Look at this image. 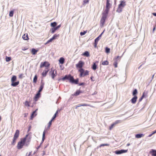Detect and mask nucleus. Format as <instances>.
<instances>
[{
    "label": "nucleus",
    "mask_w": 156,
    "mask_h": 156,
    "mask_svg": "<svg viewBox=\"0 0 156 156\" xmlns=\"http://www.w3.org/2000/svg\"><path fill=\"white\" fill-rule=\"evenodd\" d=\"M31 141V138L28 137V135L23 138L20 139V141L18 143L17 148L18 149L22 148L24 146H28L29 144Z\"/></svg>",
    "instance_id": "nucleus-1"
},
{
    "label": "nucleus",
    "mask_w": 156,
    "mask_h": 156,
    "mask_svg": "<svg viewBox=\"0 0 156 156\" xmlns=\"http://www.w3.org/2000/svg\"><path fill=\"white\" fill-rule=\"evenodd\" d=\"M120 3L118 5V8L116 11L119 13L122 11L123 8L126 5V2L124 1H122L120 2Z\"/></svg>",
    "instance_id": "nucleus-2"
},
{
    "label": "nucleus",
    "mask_w": 156,
    "mask_h": 156,
    "mask_svg": "<svg viewBox=\"0 0 156 156\" xmlns=\"http://www.w3.org/2000/svg\"><path fill=\"white\" fill-rule=\"evenodd\" d=\"M112 5V3L111 2L110 0H106L105 9L104 12L106 14H108L110 8H111Z\"/></svg>",
    "instance_id": "nucleus-3"
},
{
    "label": "nucleus",
    "mask_w": 156,
    "mask_h": 156,
    "mask_svg": "<svg viewBox=\"0 0 156 156\" xmlns=\"http://www.w3.org/2000/svg\"><path fill=\"white\" fill-rule=\"evenodd\" d=\"M78 72L80 73L79 75L80 77H84L89 75V71L87 70H85L83 69H79Z\"/></svg>",
    "instance_id": "nucleus-4"
},
{
    "label": "nucleus",
    "mask_w": 156,
    "mask_h": 156,
    "mask_svg": "<svg viewBox=\"0 0 156 156\" xmlns=\"http://www.w3.org/2000/svg\"><path fill=\"white\" fill-rule=\"evenodd\" d=\"M20 134V131L19 130H16L14 135L12 141L11 143L12 145H14L16 144V141L17 139L18 138Z\"/></svg>",
    "instance_id": "nucleus-5"
},
{
    "label": "nucleus",
    "mask_w": 156,
    "mask_h": 156,
    "mask_svg": "<svg viewBox=\"0 0 156 156\" xmlns=\"http://www.w3.org/2000/svg\"><path fill=\"white\" fill-rule=\"evenodd\" d=\"M16 76H13L11 79V85L13 87H16L19 84V81L14 82V81H16Z\"/></svg>",
    "instance_id": "nucleus-6"
},
{
    "label": "nucleus",
    "mask_w": 156,
    "mask_h": 156,
    "mask_svg": "<svg viewBox=\"0 0 156 156\" xmlns=\"http://www.w3.org/2000/svg\"><path fill=\"white\" fill-rule=\"evenodd\" d=\"M108 14L105 12H104L100 20L101 25L102 27L104 25Z\"/></svg>",
    "instance_id": "nucleus-7"
},
{
    "label": "nucleus",
    "mask_w": 156,
    "mask_h": 156,
    "mask_svg": "<svg viewBox=\"0 0 156 156\" xmlns=\"http://www.w3.org/2000/svg\"><path fill=\"white\" fill-rule=\"evenodd\" d=\"M50 64L48 62L45 61L44 62H41L40 65V68H42L45 67V68H49Z\"/></svg>",
    "instance_id": "nucleus-8"
},
{
    "label": "nucleus",
    "mask_w": 156,
    "mask_h": 156,
    "mask_svg": "<svg viewBox=\"0 0 156 156\" xmlns=\"http://www.w3.org/2000/svg\"><path fill=\"white\" fill-rule=\"evenodd\" d=\"M49 73L50 74L52 79H54L55 77L57 75V71L51 68V70L49 72Z\"/></svg>",
    "instance_id": "nucleus-9"
},
{
    "label": "nucleus",
    "mask_w": 156,
    "mask_h": 156,
    "mask_svg": "<svg viewBox=\"0 0 156 156\" xmlns=\"http://www.w3.org/2000/svg\"><path fill=\"white\" fill-rule=\"evenodd\" d=\"M73 76H72L71 75L69 74L66 75L64 77L62 78L61 80H64L66 79L68 80H69L70 82L71 83L72 81L73 80Z\"/></svg>",
    "instance_id": "nucleus-10"
},
{
    "label": "nucleus",
    "mask_w": 156,
    "mask_h": 156,
    "mask_svg": "<svg viewBox=\"0 0 156 156\" xmlns=\"http://www.w3.org/2000/svg\"><path fill=\"white\" fill-rule=\"evenodd\" d=\"M84 65V62L83 61L80 60V61L78 63L76 64V66L77 69H83L82 68Z\"/></svg>",
    "instance_id": "nucleus-11"
},
{
    "label": "nucleus",
    "mask_w": 156,
    "mask_h": 156,
    "mask_svg": "<svg viewBox=\"0 0 156 156\" xmlns=\"http://www.w3.org/2000/svg\"><path fill=\"white\" fill-rule=\"evenodd\" d=\"M128 150H121L119 151H115V153L117 154H121L124 153H126L127 152Z\"/></svg>",
    "instance_id": "nucleus-12"
},
{
    "label": "nucleus",
    "mask_w": 156,
    "mask_h": 156,
    "mask_svg": "<svg viewBox=\"0 0 156 156\" xmlns=\"http://www.w3.org/2000/svg\"><path fill=\"white\" fill-rule=\"evenodd\" d=\"M49 70V68H45L42 73V76L43 77H45Z\"/></svg>",
    "instance_id": "nucleus-13"
},
{
    "label": "nucleus",
    "mask_w": 156,
    "mask_h": 156,
    "mask_svg": "<svg viewBox=\"0 0 156 156\" xmlns=\"http://www.w3.org/2000/svg\"><path fill=\"white\" fill-rule=\"evenodd\" d=\"M137 97V96H135L131 99V101L132 104H135L136 101Z\"/></svg>",
    "instance_id": "nucleus-14"
},
{
    "label": "nucleus",
    "mask_w": 156,
    "mask_h": 156,
    "mask_svg": "<svg viewBox=\"0 0 156 156\" xmlns=\"http://www.w3.org/2000/svg\"><path fill=\"white\" fill-rule=\"evenodd\" d=\"M99 39H100L98 38V37H97L94 40V46L95 48H96L97 47L98 42L99 41Z\"/></svg>",
    "instance_id": "nucleus-15"
},
{
    "label": "nucleus",
    "mask_w": 156,
    "mask_h": 156,
    "mask_svg": "<svg viewBox=\"0 0 156 156\" xmlns=\"http://www.w3.org/2000/svg\"><path fill=\"white\" fill-rule=\"evenodd\" d=\"M150 153L151 154L152 156H156V150L151 149L150 151Z\"/></svg>",
    "instance_id": "nucleus-16"
},
{
    "label": "nucleus",
    "mask_w": 156,
    "mask_h": 156,
    "mask_svg": "<svg viewBox=\"0 0 156 156\" xmlns=\"http://www.w3.org/2000/svg\"><path fill=\"white\" fill-rule=\"evenodd\" d=\"M79 107H80V106H90L91 107H92V108H94V106H92L91 105H89V104H79V105H78Z\"/></svg>",
    "instance_id": "nucleus-17"
},
{
    "label": "nucleus",
    "mask_w": 156,
    "mask_h": 156,
    "mask_svg": "<svg viewBox=\"0 0 156 156\" xmlns=\"http://www.w3.org/2000/svg\"><path fill=\"white\" fill-rule=\"evenodd\" d=\"M23 38L25 40H28L29 38L27 34H25L23 36Z\"/></svg>",
    "instance_id": "nucleus-18"
},
{
    "label": "nucleus",
    "mask_w": 156,
    "mask_h": 156,
    "mask_svg": "<svg viewBox=\"0 0 156 156\" xmlns=\"http://www.w3.org/2000/svg\"><path fill=\"white\" fill-rule=\"evenodd\" d=\"M40 93L38 92V93L36 95L34 98V100L35 101H36L38 100L40 97Z\"/></svg>",
    "instance_id": "nucleus-19"
},
{
    "label": "nucleus",
    "mask_w": 156,
    "mask_h": 156,
    "mask_svg": "<svg viewBox=\"0 0 156 156\" xmlns=\"http://www.w3.org/2000/svg\"><path fill=\"white\" fill-rule=\"evenodd\" d=\"M44 85V83L43 82H41V85L39 88V92H41L43 90Z\"/></svg>",
    "instance_id": "nucleus-20"
},
{
    "label": "nucleus",
    "mask_w": 156,
    "mask_h": 156,
    "mask_svg": "<svg viewBox=\"0 0 156 156\" xmlns=\"http://www.w3.org/2000/svg\"><path fill=\"white\" fill-rule=\"evenodd\" d=\"M59 62L60 63L63 64L65 62V59L63 57H61L60 58Z\"/></svg>",
    "instance_id": "nucleus-21"
},
{
    "label": "nucleus",
    "mask_w": 156,
    "mask_h": 156,
    "mask_svg": "<svg viewBox=\"0 0 156 156\" xmlns=\"http://www.w3.org/2000/svg\"><path fill=\"white\" fill-rule=\"evenodd\" d=\"M144 136V135L143 134H139L136 135L135 137L137 138H139L143 137Z\"/></svg>",
    "instance_id": "nucleus-22"
},
{
    "label": "nucleus",
    "mask_w": 156,
    "mask_h": 156,
    "mask_svg": "<svg viewBox=\"0 0 156 156\" xmlns=\"http://www.w3.org/2000/svg\"><path fill=\"white\" fill-rule=\"evenodd\" d=\"M82 55L88 57L90 56L89 53L88 51H86L82 54Z\"/></svg>",
    "instance_id": "nucleus-23"
},
{
    "label": "nucleus",
    "mask_w": 156,
    "mask_h": 156,
    "mask_svg": "<svg viewBox=\"0 0 156 156\" xmlns=\"http://www.w3.org/2000/svg\"><path fill=\"white\" fill-rule=\"evenodd\" d=\"M38 51V50H36L35 49L33 48L32 49L31 52L33 55H34L36 54L37 52Z\"/></svg>",
    "instance_id": "nucleus-24"
},
{
    "label": "nucleus",
    "mask_w": 156,
    "mask_h": 156,
    "mask_svg": "<svg viewBox=\"0 0 156 156\" xmlns=\"http://www.w3.org/2000/svg\"><path fill=\"white\" fill-rule=\"evenodd\" d=\"M82 92L79 90H77L76 92L73 95L75 96H77L80 93H82Z\"/></svg>",
    "instance_id": "nucleus-25"
},
{
    "label": "nucleus",
    "mask_w": 156,
    "mask_h": 156,
    "mask_svg": "<svg viewBox=\"0 0 156 156\" xmlns=\"http://www.w3.org/2000/svg\"><path fill=\"white\" fill-rule=\"evenodd\" d=\"M36 111H35L33 112L30 117L31 119H32L37 114H35V115H34L35 113H36Z\"/></svg>",
    "instance_id": "nucleus-26"
},
{
    "label": "nucleus",
    "mask_w": 156,
    "mask_h": 156,
    "mask_svg": "<svg viewBox=\"0 0 156 156\" xmlns=\"http://www.w3.org/2000/svg\"><path fill=\"white\" fill-rule=\"evenodd\" d=\"M108 61L106 60L103 62L101 63V64L102 65H107L108 64Z\"/></svg>",
    "instance_id": "nucleus-27"
},
{
    "label": "nucleus",
    "mask_w": 156,
    "mask_h": 156,
    "mask_svg": "<svg viewBox=\"0 0 156 156\" xmlns=\"http://www.w3.org/2000/svg\"><path fill=\"white\" fill-rule=\"evenodd\" d=\"M92 68L94 70H95L97 68V66L95 63H94L93 64L92 67Z\"/></svg>",
    "instance_id": "nucleus-28"
},
{
    "label": "nucleus",
    "mask_w": 156,
    "mask_h": 156,
    "mask_svg": "<svg viewBox=\"0 0 156 156\" xmlns=\"http://www.w3.org/2000/svg\"><path fill=\"white\" fill-rule=\"evenodd\" d=\"M137 93V90L136 89H135L133 92V95L134 96H137L136 94Z\"/></svg>",
    "instance_id": "nucleus-29"
},
{
    "label": "nucleus",
    "mask_w": 156,
    "mask_h": 156,
    "mask_svg": "<svg viewBox=\"0 0 156 156\" xmlns=\"http://www.w3.org/2000/svg\"><path fill=\"white\" fill-rule=\"evenodd\" d=\"M37 81V75H35L33 79V82L36 83Z\"/></svg>",
    "instance_id": "nucleus-30"
},
{
    "label": "nucleus",
    "mask_w": 156,
    "mask_h": 156,
    "mask_svg": "<svg viewBox=\"0 0 156 156\" xmlns=\"http://www.w3.org/2000/svg\"><path fill=\"white\" fill-rule=\"evenodd\" d=\"M78 79H77L76 80H75L73 78V80L72 81V83H74L76 84H77L78 83Z\"/></svg>",
    "instance_id": "nucleus-31"
},
{
    "label": "nucleus",
    "mask_w": 156,
    "mask_h": 156,
    "mask_svg": "<svg viewBox=\"0 0 156 156\" xmlns=\"http://www.w3.org/2000/svg\"><path fill=\"white\" fill-rule=\"evenodd\" d=\"M57 25V23L56 22H54L51 23V26L52 27H55Z\"/></svg>",
    "instance_id": "nucleus-32"
},
{
    "label": "nucleus",
    "mask_w": 156,
    "mask_h": 156,
    "mask_svg": "<svg viewBox=\"0 0 156 156\" xmlns=\"http://www.w3.org/2000/svg\"><path fill=\"white\" fill-rule=\"evenodd\" d=\"M90 0H83V5L88 3Z\"/></svg>",
    "instance_id": "nucleus-33"
},
{
    "label": "nucleus",
    "mask_w": 156,
    "mask_h": 156,
    "mask_svg": "<svg viewBox=\"0 0 156 156\" xmlns=\"http://www.w3.org/2000/svg\"><path fill=\"white\" fill-rule=\"evenodd\" d=\"M121 122V121L120 120H117L115 121V122L113 123L114 124H115V125L116 124L120 123Z\"/></svg>",
    "instance_id": "nucleus-34"
},
{
    "label": "nucleus",
    "mask_w": 156,
    "mask_h": 156,
    "mask_svg": "<svg viewBox=\"0 0 156 156\" xmlns=\"http://www.w3.org/2000/svg\"><path fill=\"white\" fill-rule=\"evenodd\" d=\"M59 37V34H55L53 35V36L52 38H53V39L54 40V39H56L57 37Z\"/></svg>",
    "instance_id": "nucleus-35"
},
{
    "label": "nucleus",
    "mask_w": 156,
    "mask_h": 156,
    "mask_svg": "<svg viewBox=\"0 0 156 156\" xmlns=\"http://www.w3.org/2000/svg\"><path fill=\"white\" fill-rule=\"evenodd\" d=\"M105 52L106 53H108L110 52V49L108 47H106L105 49Z\"/></svg>",
    "instance_id": "nucleus-36"
},
{
    "label": "nucleus",
    "mask_w": 156,
    "mask_h": 156,
    "mask_svg": "<svg viewBox=\"0 0 156 156\" xmlns=\"http://www.w3.org/2000/svg\"><path fill=\"white\" fill-rule=\"evenodd\" d=\"M6 62H8L10 61L11 60V58L10 57H6Z\"/></svg>",
    "instance_id": "nucleus-37"
},
{
    "label": "nucleus",
    "mask_w": 156,
    "mask_h": 156,
    "mask_svg": "<svg viewBox=\"0 0 156 156\" xmlns=\"http://www.w3.org/2000/svg\"><path fill=\"white\" fill-rule=\"evenodd\" d=\"M14 13V11H11L9 13V16L10 17H12L13 16Z\"/></svg>",
    "instance_id": "nucleus-38"
},
{
    "label": "nucleus",
    "mask_w": 156,
    "mask_h": 156,
    "mask_svg": "<svg viewBox=\"0 0 156 156\" xmlns=\"http://www.w3.org/2000/svg\"><path fill=\"white\" fill-rule=\"evenodd\" d=\"M109 144H101L100 146V147H102L104 146H109Z\"/></svg>",
    "instance_id": "nucleus-39"
},
{
    "label": "nucleus",
    "mask_w": 156,
    "mask_h": 156,
    "mask_svg": "<svg viewBox=\"0 0 156 156\" xmlns=\"http://www.w3.org/2000/svg\"><path fill=\"white\" fill-rule=\"evenodd\" d=\"M53 120H52L51 119L49 122L48 123V129H49L50 126H51V123H52V122Z\"/></svg>",
    "instance_id": "nucleus-40"
},
{
    "label": "nucleus",
    "mask_w": 156,
    "mask_h": 156,
    "mask_svg": "<svg viewBox=\"0 0 156 156\" xmlns=\"http://www.w3.org/2000/svg\"><path fill=\"white\" fill-rule=\"evenodd\" d=\"M115 126V124L113 123L112 124L111 126L109 127V130H111L113 128V127Z\"/></svg>",
    "instance_id": "nucleus-41"
},
{
    "label": "nucleus",
    "mask_w": 156,
    "mask_h": 156,
    "mask_svg": "<svg viewBox=\"0 0 156 156\" xmlns=\"http://www.w3.org/2000/svg\"><path fill=\"white\" fill-rule=\"evenodd\" d=\"M87 32V31H84L83 32H81L80 33L81 36H83L85 35Z\"/></svg>",
    "instance_id": "nucleus-42"
},
{
    "label": "nucleus",
    "mask_w": 156,
    "mask_h": 156,
    "mask_svg": "<svg viewBox=\"0 0 156 156\" xmlns=\"http://www.w3.org/2000/svg\"><path fill=\"white\" fill-rule=\"evenodd\" d=\"M45 131H44L43 132V134L42 140L43 141L45 139Z\"/></svg>",
    "instance_id": "nucleus-43"
},
{
    "label": "nucleus",
    "mask_w": 156,
    "mask_h": 156,
    "mask_svg": "<svg viewBox=\"0 0 156 156\" xmlns=\"http://www.w3.org/2000/svg\"><path fill=\"white\" fill-rule=\"evenodd\" d=\"M118 62L117 61L113 63V65L115 68H117V67Z\"/></svg>",
    "instance_id": "nucleus-44"
},
{
    "label": "nucleus",
    "mask_w": 156,
    "mask_h": 156,
    "mask_svg": "<svg viewBox=\"0 0 156 156\" xmlns=\"http://www.w3.org/2000/svg\"><path fill=\"white\" fill-rule=\"evenodd\" d=\"M51 33L52 34H53L55 32V31L56 30L55 27L54 28H52L51 29Z\"/></svg>",
    "instance_id": "nucleus-45"
},
{
    "label": "nucleus",
    "mask_w": 156,
    "mask_h": 156,
    "mask_svg": "<svg viewBox=\"0 0 156 156\" xmlns=\"http://www.w3.org/2000/svg\"><path fill=\"white\" fill-rule=\"evenodd\" d=\"M54 39H53V38L52 37L51 39H50L49 40L47 41V42L46 43V44H47L50 43V42H51L52 40H53Z\"/></svg>",
    "instance_id": "nucleus-46"
},
{
    "label": "nucleus",
    "mask_w": 156,
    "mask_h": 156,
    "mask_svg": "<svg viewBox=\"0 0 156 156\" xmlns=\"http://www.w3.org/2000/svg\"><path fill=\"white\" fill-rule=\"evenodd\" d=\"M142 96H144V98H146L147 96V93H146L145 92H144L143 93V95H142Z\"/></svg>",
    "instance_id": "nucleus-47"
},
{
    "label": "nucleus",
    "mask_w": 156,
    "mask_h": 156,
    "mask_svg": "<svg viewBox=\"0 0 156 156\" xmlns=\"http://www.w3.org/2000/svg\"><path fill=\"white\" fill-rule=\"evenodd\" d=\"M23 77V74L22 73L20 74L19 76L20 79H22Z\"/></svg>",
    "instance_id": "nucleus-48"
},
{
    "label": "nucleus",
    "mask_w": 156,
    "mask_h": 156,
    "mask_svg": "<svg viewBox=\"0 0 156 156\" xmlns=\"http://www.w3.org/2000/svg\"><path fill=\"white\" fill-rule=\"evenodd\" d=\"M25 105L26 106H30V105L29 103V102L28 101H26L25 103Z\"/></svg>",
    "instance_id": "nucleus-49"
},
{
    "label": "nucleus",
    "mask_w": 156,
    "mask_h": 156,
    "mask_svg": "<svg viewBox=\"0 0 156 156\" xmlns=\"http://www.w3.org/2000/svg\"><path fill=\"white\" fill-rule=\"evenodd\" d=\"M56 117V114H54V115L52 118V119H51L52 120H54L55 118Z\"/></svg>",
    "instance_id": "nucleus-50"
},
{
    "label": "nucleus",
    "mask_w": 156,
    "mask_h": 156,
    "mask_svg": "<svg viewBox=\"0 0 156 156\" xmlns=\"http://www.w3.org/2000/svg\"><path fill=\"white\" fill-rule=\"evenodd\" d=\"M61 26V25L60 24V25H58V26L56 27H55V28L56 29V30H57Z\"/></svg>",
    "instance_id": "nucleus-51"
},
{
    "label": "nucleus",
    "mask_w": 156,
    "mask_h": 156,
    "mask_svg": "<svg viewBox=\"0 0 156 156\" xmlns=\"http://www.w3.org/2000/svg\"><path fill=\"white\" fill-rule=\"evenodd\" d=\"M143 98H144V96H142V97L139 99V101L140 102L141 101Z\"/></svg>",
    "instance_id": "nucleus-52"
},
{
    "label": "nucleus",
    "mask_w": 156,
    "mask_h": 156,
    "mask_svg": "<svg viewBox=\"0 0 156 156\" xmlns=\"http://www.w3.org/2000/svg\"><path fill=\"white\" fill-rule=\"evenodd\" d=\"M84 83H82L79 84V85L81 86V85H84Z\"/></svg>",
    "instance_id": "nucleus-53"
},
{
    "label": "nucleus",
    "mask_w": 156,
    "mask_h": 156,
    "mask_svg": "<svg viewBox=\"0 0 156 156\" xmlns=\"http://www.w3.org/2000/svg\"><path fill=\"white\" fill-rule=\"evenodd\" d=\"M58 110H57L55 114H56V116L57 115H58Z\"/></svg>",
    "instance_id": "nucleus-54"
},
{
    "label": "nucleus",
    "mask_w": 156,
    "mask_h": 156,
    "mask_svg": "<svg viewBox=\"0 0 156 156\" xmlns=\"http://www.w3.org/2000/svg\"><path fill=\"white\" fill-rule=\"evenodd\" d=\"M58 110H57L55 114H56V116L57 115H58Z\"/></svg>",
    "instance_id": "nucleus-55"
},
{
    "label": "nucleus",
    "mask_w": 156,
    "mask_h": 156,
    "mask_svg": "<svg viewBox=\"0 0 156 156\" xmlns=\"http://www.w3.org/2000/svg\"><path fill=\"white\" fill-rule=\"evenodd\" d=\"M156 133V130H155V131H153V133H152V134H155V133Z\"/></svg>",
    "instance_id": "nucleus-56"
},
{
    "label": "nucleus",
    "mask_w": 156,
    "mask_h": 156,
    "mask_svg": "<svg viewBox=\"0 0 156 156\" xmlns=\"http://www.w3.org/2000/svg\"><path fill=\"white\" fill-rule=\"evenodd\" d=\"M152 14L155 16H156V13H153Z\"/></svg>",
    "instance_id": "nucleus-57"
},
{
    "label": "nucleus",
    "mask_w": 156,
    "mask_h": 156,
    "mask_svg": "<svg viewBox=\"0 0 156 156\" xmlns=\"http://www.w3.org/2000/svg\"><path fill=\"white\" fill-rule=\"evenodd\" d=\"M153 135V134H152V133L151 134L149 135L148 136L150 137L151 136Z\"/></svg>",
    "instance_id": "nucleus-58"
},
{
    "label": "nucleus",
    "mask_w": 156,
    "mask_h": 156,
    "mask_svg": "<svg viewBox=\"0 0 156 156\" xmlns=\"http://www.w3.org/2000/svg\"><path fill=\"white\" fill-rule=\"evenodd\" d=\"M31 152H30L29 153V154L28 155V156H31Z\"/></svg>",
    "instance_id": "nucleus-59"
},
{
    "label": "nucleus",
    "mask_w": 156,
    "mask_h": 156,
    "mask_svg": "<svg viewBox=\"0 0 156 156\" xmlns=\"http://www.w3.org/2000/svg\"><path fill=\"white\" fill-rule=\"evenodd\" d=\"M78 107H79L78 105H77L76 106L75 108L76 109H77Z\"/></svg>",
    "instance_id": "nucleus-60"
},
{
    "label": "nucleus",
    "mask_w": 156,
    "mask_h": 156,
    "mask_svg": "<svg viewBox=\"0 0 156 156\" xmlns=\"http://www.w3.org/2000/svg\"><path fill=\"white\" fill-rule=\"evenodd\" d=\"M27 48H22V50L23 51H25L26 50H27Z\"/></svg>",
    "instance_id": "nucleus-61"
},
{
    "label": "nucleus",
    "mask_w": 156,
    "mask_h": 156,
    "mask_svg": "<svg viewBox=\"0 0 156 156\" xmlns=\"http://www.w3.org/2000/svg\"><path fill=\"white\" fill-rule=\"evenodd\" d=\"M101 35H99V36L98 37V38H99V39H100L101 37Z\"/></svg>",
    "instance_id": "nucleus-62"
},
{
    "label": "nucleus",
    "mask_w": 156,
    "mask_h": 156,
    "mask_svg": "<svg viewBox=\"0 0 156 156\" xmlns=\"http://www.w3.org/2000/svg\"><path fill=\"white\" fill-rule=\"evenodd\" d=\"M130 145V144L129 143L127 144L126 145L127 146H129Z\"/></svg>",
    "instance_id": "nucleus-63"
},
{
    "label": "nucleus",
    "mask_w": 156,
    "mask_h": 156,
    "mask_svg": "<svg viewBox=\"0 0 156 156\" xmlns=\"http://www.w3.org/2000/svg\"><path fill=\"white\" fill-rule=\"evenodd\" d=\"M28 114H24V117H26L27 116V115Z\"/></svg>",
    "instance_id": "nucleus-64"
}]
</instances>
